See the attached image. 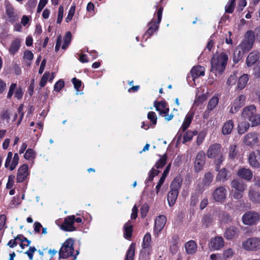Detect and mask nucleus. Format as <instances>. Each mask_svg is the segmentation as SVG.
<instances>
[{
  "mask_svg": "<svg viewBox=\"0 0 260 260\" xmlns=\"http://www.w3.org/2000/svg\"><path fill=\"white\" fill-rule=\"evenodd\" d=\"M159 173V171L155 170L154 168H152L149 172L148 177L146 181V184H147V185H149V182L152 181L154 176L157 175Z\"/></svg>",
  "mask_w": 260,
  "mask_h": 260,
  "instance_id": "de8ad7c7",
  "label": "nucleus"
},
{
  "mask_svg": "<svg viewBox=\"0 0 260 260\" xmlns=\"http://www.w3.org/2000/svg\"><path fill=\"white\" fill-rule=\"evenodd\" d=\"M212 218L210 216L207 215L204 216L202 219L203 225L206 228L211 225L212 223Z\"/></svg>",
  "mask_w": 260,
  "mask_h": 260,
  "instance_id": "49530a36",
  "label": "nucleus"
},
{
  "mask_svg": "<svg viewBox=\"0 0 260 260\" xmlns=\"http://www.w3.org/2000/svg\"><path fill=\"white\" fill-rule=\"evenodd\" d=\"M6 6V14L8 17L9 21L12 23H14L17 20V15L14 11V9L8 1L5 2Z\"/></svg>",
  "mask_w": 260,
  "mask_h": 260,
  "instance_id": "ddd939ff",
  "label": "nucleus"
},
{
  "mask_svg": "<svg viewBox=\"0 0 260 260\" xmlns=\"http://www.w3.org/2000/svg\"><path fill=\"white\" fill-rule=\"evenodd\" d=\"M124 229V237L126 239L131 238L133 232V225L130 221L125 223L123 226Z\"/></svg>",
  "mask_w": 260,
  "mask_h": 260,
  "instance_id": "a878e982",
  "label": "nucleus"
},
{
  "mask_svg": "<svg viewBox=\"0 0 260 260\" xmlns=\"http://www.w3.org/2000/svg\"><path fill=\"white\" fill-rule=\"evenodd\" d=\"M186 252L188 254H193L197 250V244L194 241L190 240L185 244Z\"/></svg>",
  "mask_w": 260,
  "mask_h": 260,
  "instance_id": "5701e85b",
  "label": "nucleus"
},
{
  "mask_svg": "<svg viewBox=\"0 0 260 260\" xmlns=\"http://www.w3.org/2000/svg\"><path fill=\"white\" fill-rule=\"evenodd\" d=\"M192 115L190 114H188L184 120V122L181 126V128L182 131L184 132L189 126L191 122L192 119Z\"/></svg>",
  "mask_w": 260,
  "mask_h": 260,
  "instance_id": "4c0bfd02",
  "label": "nucleus"
},
{
  "mask_svg": "<svg viewBox=\"0 0 260 260\" xmlns=\"http://www.w3.org/2000/svg\"><path fill=\"white\" fill-rule=\"evenodd\" d=\"M10 113L8 110H4L1 114V117L3 119L6 120L8 122L10 119Z\"/></svg>",
  "mask_w": 260,
  "mask_h": 260,
  "instance_id": "0e129e2a",
  "label": "nucleus"
},
{
  "mask_svg": "<svg viewBox=\"0 0 260 260\" xmlns=\"http://www.w3.org/2000/svg\"><path fill=\"white\" fill-rule=\"evenodd\" d=\"M259 216L255 212L249 211L246 212L242 217V222L247 225H253L258 221Z\"/></svg>",
  "mask_w": 260,
  "mask_h": 260,
  "instance_id": "423d86ee",
  "label": "nucleus"
},
{
  "mask_svg": "<svg viewBox=\"0 0 260 260\" xmlns=\"http://www.w3.org/2000/svg\"><path fill=\"white\" fill-rule=\"evenodd\" d=\"M248 161L252 168L260 169V150H255L250 152L248 157Z\"/></svg>",
  "mask_w": 260,
  "mask_h": 260,
  "instance_id": "6e6552de",
  "label": "nucleus"
},
{
  "mask_svg": "<svg viewBox=\"0 0 260 260\" xmlns=\"http://www.w3.org/2000/svg\"><path fill=\"white\" fill-rule=\"evenodd\" d=\"M50 76L49 73L46 72L42 76L41 81L40 82V86L43 87L46 84L48 79Z\"/></svg>",
  "mask_w": 260,
  "mask_h": 260,
  "instance_id": "5fc2aeb1",
  "label": "nucleus"
},
{
  "mask_svg": "<svg viewBox=\"0 0 260 260\" xmlns=\"http://www.w3.org/2000/svg\"><path fill=\"white\" fill-rule=\"evenodd\" d=\"M148 119H149L152 123L154 125L156 124L157 122V117L155 112H149L147 115Z\"/></svg>",
  "mask_w": 260,
  "mask_h": 260,
  "instance_id": "603ef678",
  "label": "nucleus"
},
{
  "mask_svg": "<svg viewBox=\"0 0 260 260\" xmlns=\"http://www.w3.org/2000/svg\"><path fill=\"white\" fill-rule=\"evenodd\" d=\"M167 158V156L166 154L162 155L155 164V166L156 169L162 168L166 164Z\"/></svg>",
  "mask_w": 260,
  "mask_h": 260,
  "instance_id": "37998d69",
  "label": "nucleus"
},
{
  "mask_svg": "<svg viewBox=\"0 0 260 260\" xmlns=\"http://www.w3.org/2000/svg\"><path fill=\"white\" fill-rule=\"evenodd\" d=\"M231 177L230 172L225 168H222L218 171V173L216 176V180L222 182H225Z\"/></svg>",
  "mask_w": 260,
  "mask_h": 260,
  "instance_id": "4be33fe9",
  "label": "nucleus"
},
{
  "mask_svg": "<svg viewBox=\"0 0 260 260\" xmlns=\"http://www.w3.org/2000/svg\"><path fill=\"white\" fill-rule=\"evenodd\" d=\"M252 126H256L260 124V115L257 114L256 112L249 120Z\"/></svg>",
  "mask_w": 260,
  "mask_h": 260,
  "instance_id": "a19ab883",
  "label": "nucleus"
},
{
  "mask_svg": "<svg viewBox=\"0 0 260 260\" xmlns=\"http://www.w3.org/2000/svg\"><path fill=\"white\" fill-rule=\"evenodd\" d=\"M190 74L193 80H194L200 76L204 75L205 69L200 66L194 67L190 71Z\"/></svg>",
  "mask_w": 260,
  "mask_h": 260,
  "instance_id": "b1692460",
  "label": "nucleus"
},
{
  "mask_svg": "<svg viewBox=\"0 0 260 260\" xmlns=\"http://www.w3.org/2000/svg\"><path fill=\"white\" fill-rule=\"evenodd\" d=\"M213 178L212 174L210 172L206 173L203 178L202 183L204 186H209Z\"/></svg>",
  "mask_w": 260,
  "mask_h": 260,
  "instance_id": "c9c22d12",
  "label": "nucleus"
},
{
  "mask_svg": "<svg viewBox=\"0 0 260 260\" xmlns=\"http://www.w3.org/2000/svg\"><path fill=\"white\" fill-rule=\"evenodd\" d=\"M35 152L31 149H28L24 154V157L26 159H31L35 157Z\"/></svg>",
  "mask_w": 260,
  "mask_h": 260,
  "instance_id": "3c124183",
  "label": "nucleus"
},
{
  "mask_svg": "<svg viewBox=\"0 0 260 260\" xmlns=\"http://www.w3.org/2000/svg\"><path fill=\"white\" fill-rule=\"evenodd\" d=\"M63 14V7L62 6H60L58 10V13L57 19V23H60L62 21Z\"/></svg>",
  "mask_w": 260,
  "mask_h": 260,
  "instance_id": "680f3d73",
  "label": "nucleus"
},
{
  "mask_svg": "<svg viewBox=\"0 0 260 260\" xmlns=\"http://www.w3.org/2000/svg\"><path fill=\"white\" fill-rule=\"evenodd\" d=\"M19 162V156L18 154L16 153L14 154L12 162L11 165L10 166L9 169L11 171L15 169Z\"/></svg>",
  "mask_w": 260,
  "mask_h": 260,
  "instance_id": "09e8293b",
  "label": "nucleus"
},
{
  "mask_svg": "<svg viewBox=\"0 0 260 260\" xmlns=\"http://www.w3.org/2000/svg\"><path fill=\"white\" fill-rule=\"evenodd\" d=\"M231 193L235 199L242 198L244 191L247 188L246 184L242 180L234 179L231 182Z\"/></svg>",
  "mask_w": 260,
  "mask_h": 260,
  "instance_id": "7ed1b4c3",
  "label": "nucleus"
},
{
  "mask_svg": "<svg viewBox=\"0 0 260 260\" xmlns=\"http://www.w3.org/2000/svg\"><path fill=\"white\" fill-rule=\"evenodd\" d=\"M236 0H229L225 6V12L228 13H232L234 10Z\"/></svg>",
  "mask_w": 260,
  "mask_h": 260,
  "instance_id": "58836bf2",
  "label": "nucleus"
},
{
  "mask_svg": "<svg viewBox=\"0 0 260 260\" xmlns=\"http://www.w3.org/2000/svg\"><path fill=\"white\" fill-rule=\"evenodd\" d=\"M238 229L235 226H231L225 231L224 236L227 240H232L238 237Z\"/></svg>",
  "mask_w": 260,
  "mask_h": 260,
  "instance_id": "a211bd4d",
  "label": "nucleus"
},
{
  "mask_svg": "<svg viewBox=\"0 0 260 260\" xmlns=\"http://www.w3.org/2000/svg\"><path fill=\"white\" fill-rule=\"evenodd\" d=\"M242 247L247 250H258L260 249V239L257 237L249 238L242 243Z\"/></svg>",
  "mask_w": 260,
  "mask_h": 260,
  "instance_id": "0eeeda50",
  "label": "nucleus"
},
{
  "mask_svg": "<svg viewBox=\"0 0 260 260\" xmlns=\"http://www.w3.org/2000/svg\"><path fill=\"white\" fill-rule=\"evenodd\" d=\"M150 24H151V25L149 26L148 29L147 30L146 34H148L149 36H151L155 31L157 29L158 26L156 25V22H154L153 24L151 23Z\"/></svg>",
  "mask_w": 260,
  "mask_h": 260,
  "instance_id": "6e6d98bb",
  "label": "nucleus"
},
{
  "mask_svg": "<svg viewBox=\"0 0 260 260\" xmlns=\"http://www.w3.org/2000/svg\"><path fill=\"white\" fill-rule=\"evenodd\" d=\"M259 142L258 134L255 132L248 133L243 139V143L248 146L252 147Z\"/></svg>",
  "mask_w": 260,
  "mask_h": 260,
  "instance_id": "1a4fd4ad",
  "label": "nucleus"
},
{
  "mask_svg": "<svg viewBox=\"0 0 260 260\" xmlns=\"http://www.w3.org/2000/svg\"><path fill=\"white\" fill-rule=\"evenodd\" d=\"M238 77L235 74L231 75L227 80V84L229 85L235 84L237 80Z\"/></svg>",
  "mask_w": 260,
  "mask_h": 260,
  "instance_id": "052dcab7",
  "label": "nucleus"
},
{
  "mask_svg": "<svg viewBox=\"0 0 260 260\" xmlns=\"http://www.w3.org/2000/svg\"><path fill=\"white\" fill-rule=\"evenodd\" d=\"M154 106L156 108V110L159 112L160 115L167 114L169 113V108L167 107V104L165 102L155 101L154 103Z\"/></svg>",
  "mask_w": 260,
  "mask_h": 260,
  "instance_id": "6ab92c4d",
  "label": "nucleus"
},
{
  "mask_svg": "<svg viewBox=\"0 0 260 260\" xmlns=\"http://www.w3.org/2000/svg\"><path fill=\"white\" fill-rule=\"evenodd\" d=\"M167 221L166 216L164 215L159 216L155 220L154 231L155 232H160L164 228Z\"/></svg>",
  "mask_w": 260,
  "mask_h": 260,
  "instance_id": "aec40b11",
  "label": "nucleus"
},
{
  "mask_svg": "<svg viewBox=\"0 0 260 260\" xmlns=\"http://www.w3.org/2000/svg\"><path fill=\"white\" fill-rule=\"evenodd\" d=\"M224 240L220 236H217L210 240L209 247L213 250H218L224 246Z\"/></svg>",
  "mask_w": 260,
  "mask_h": 260,
  "instance_id": "dca6fc26",
  "label": "nucleus"
},
{
  "mask_svg": "<svg viewBox=\"0 0 260 260\" xmlns=\"http://www.w3.org/2000/svg\"><path fill=\"white\" fill-rule=\"evenodd\" d=\"M205 162V153L203 151L199 152L194 162V170L198 172L201 171Z\"/></svg>",
  "mask_w": 260,
  "mask_h": 260,
  "instance_id": "4468645a",
  "label": "nucleus"
},
{
  "mask_svg": "<svg viewBox=\"0 0 260 260\" xmlns=\"http://www.w3.org/2000/svg\"><path fill=\"white\" fill-rule=\"evenodd\" d=\"M256 112V107L254 105H250L245 107L241 113L243 120H249Z\"/></svg>",
  "mask_w": 260,
  "mask_h": 260,
  "instance_id": "f3484780",
  "label": "nucleus"
},
{
  "mask_svg": "<svg viewBox=\"0 0 260 260\" xmlns=\"http://www.w3.org/2000/svg\"><path fill=\"white\" fill-rule=\"evenodd\" d=\"M151 235L149 233H146L143 238L142 247L144 249L150 247Z\"/></svg>",
  "mask_w": 260,
  "mask_h": 260,
  "instance_id": "ea45409f",
  "label": "nucleus"
},
{
  "mask_svg": "<svg viewBox=\"0 0 260 260\" xmlns=\"http://www.w3.org/2000/svg\"><path fill=\"white\" fill-rule=\"evenodd\" d=\"M228 60V55L224 52L214 55L211 61V72L216 75L221 74L225 68Z\"/></svg>",
  "mask_w": 260,
  "mask_h": 260,
  "instance_id": "f257e3e1",
  "label": "nucleus"
},
{
  "mask_svg": "<svg viewBox=\"0 0 260 260\" xmlns=\"http://www.w3.org/2000/svg\"><path fill=\"white\" fill-rule=\"evenodd\" d=\"M237 175L239 177L246 180H250L253 176L251 170L244 168L240 169L237 172Z\"/></svg>",
  "mask_w": 260,
  "mask_h": 260,
  "instance_id": "412c9836",
  "label": "nucleus"
},
{
  "mask_svg": "<svg viewBox=\"0 0 260 260\" xmlns=\"http://www.w3.org/2000/svg\"><path fill=\"white\" fill-rule=\"evenodd\" d=\"M254 42V34L251 30L247 31L245 35L244 40L237 46L245 53L250 50Z\"/></svg>",
  "mask_w": 260,
  "mask_h": 260,
  "instance_id": "20e7f679",
  "label": "nucleus"
},
{
  "mask_svg": "<svg viewBox=\"0 0 260 260\" xmlns=\"http://www.w3.org/2000/svg\"><path fill=\"white\" fill-rule=\"evenodd\" d=\"M64 83L63 81L60 80L57 82L54 86V89L55 91L59 92L64 86Z\"/></svg>",
  "mask_w": 260,
  "mask_h": 260,
  "instance_id": "bf43d9fd",
  "label": "nucleus"
},
{
  "mask_svg": "<svg viewBox=\"0 0 260 260\" xmlns=\"http://www.w3.org/2000/svg\"><path fill=\"white\" fill-rule=\"evenodd\" d=\"M48 2V0H40V2L39 3L38 8H37V11L38 12H40L44 7L46 6Z\"/></svg>",
  "mask_w": 260,
  "mask_h": 260,
  "instance_id": "774afa93",
  "label": "nucleus"
},
{
  "mask_svg": "<svg viewBox=\"0 0 260 260\" xmlns=\"http://www.w3.org/2000/svg\"><path fill=\"white\" fill-rule=\"evenodd\" d=\"M249 126V123L244 120L239 122L238 125V133L240 134H244L248 129Z\"/></svg>",
  "mask_w": 260,
  "mask_h": 260,
  "instance_id": "c85d7f7f",
  "label": "nucleus"
},
{
  "mask_svg": "<svg viewBox=\"0 0 260 260\" xmlns=\"http://www.w3.org/2000/svg\"><path fill=\"white\" fill-rule=\"evenodd\" d=\"M178 192L171 190L168 194V202L170 206L175 204L178 197Z\"/></svg>",
  "mask_w": 260,
  "mask_h": 260,
  "instance_id": "cd10ccee",
  "label": "nucleus"
},
{
  "mask_svg": "<svg viewBox=\"0 0 260 260\" xmlns=\"http://www.w3.org/2000/svg\"><path fill=\"white\" fill-rule=\"evenodd\" d=\"M234 254V251L232 248H228L224 250L223 252V256L226 258L231 257Z\"/></svg>",
  "mask_w": 260,
  "mask_h": 260,
  "instance_id": "338daca9",
  "label": "nucleus"
},
{
  "mask_svg": "<svg viewBox=\"0 0 260 260\" xmlns=\"http://www.w3.org/2000/svg\"><path fill=\"white\" fill-rule=\"evenodd\" d=\"M74 240L68 239L63 244L59 251V258H66L73 254Z\"/></svg>",
  "mask_w": 260,
  "mask_h": 260,
  "instance_id": "39448f33",
  "label": "nucleus"
},
{
  "mask_svg": "<svg viewBox=\"0 0 260 260\" xmlns=\"http://www.w3.org/2000/svg\"><path fill=\"white\" fill-rule=\"evenodd\" d=\"M20 46V41L18 39H16L12 41L9 48L10 52L14 54L19 49Z\"/></svg>",
  "mask_w": 260,
  "mask_h": 260,
  "instance_id": "473e14b6",
  "label": "nucleus"
},
{
  "mask_svg": "<svg viewBox=\"0 0 260 260\" xmlns=\"http://www.w3.org/2000/svg\"><path fill=\"white\" fill-rule=\"evenodd\" d=\"M234 123L232 120L227 121L223 125L222 133L225 135L230 134L233 130Z\"/></svg>",
  "mask_w": 260,
  "mask_h": 260,
  "instance_id": "bb28decb",
  "label": "nucleus"
},
{
  "mask_svg": "<svg viewBox=\"0 0 260 260\" xmlns=\"http://www.w3.org/2000/svg\"><path fill=\"white\" fill-rule=\"evenodd\" d=\"M17 89V84L16 83H12L9 89V91L7 94V98L10 99L13 94H15L16 89Z\"/></svg>",
  "mask_w": 260,
  "mask_h": 260,
  "instance_id": "864d4df0",
  "label": "nucleus"
},
{
  "mask_svg": "<svg viewBox=\"0 0 260 260\" xmlns=\"http://www.w3.org/2000/svg\"><path fill=\"white\" fill-rule=\"evenodd\" d=\"M72 82L74 84L75 88L77 90L76 94H78V91H79V88L81 86V81L76 78H74L72 79Z\"/></svg>",
  "mask_w": 260,
  "mask_h": 260,
  "instance_id": "4d7b16f0",
  "label": "nucleus"
},
{
  "mask_svg": "<svg viewBox=\"0 0 260 260\" xmlns=\"http://www.w3.org/2000/svg\"><path fill=\"white\" fill-rule=\"evenodd\" d=\"M248 81V76L246 74L243 75L239 79L237 87L239 89H243L247 84Z\"/></svg>",
  "mask_w": 260,
  "mask_h": 260,
  "instance_id": "72a5a7b5",
  "label": "nucleus"
},
{
  "mask_svg": "<svg viewBox=\"0 0 260 260\" xmlns=\"http://www.w3.org/2000/svg\"><path fill=\"white\" fill-rule=\"evenodd\" d=\"M182 180L179 177L175 178L172 181L170 188L171 190L176 191L179 192V190L181 187Z\"/></svg>",
  "mask_w": 260,
  "mask_h": 260,
  "instance_id": "2f4dec72",
  "label": "nucleus"
},
{
  "mask_svg": "<svg viewBox=\"0 0 260 260\" xmlns=\"http://www.w3.org/2000/svg\"><path fill=\"white\" fill-rule=\"evenodd\" d=\"M245 53L241 49H238V47L234 51L233 55V61L235 63H237L243 57V54Z\"/></svg>",
  "mask_w": 260,
  "mask_h": 260,
  "instance_id": "f704fd0d",
  "label": "nucleus"
},
{
  "mask_svg": "<svg viewBox=\"0 0 260 260\" xmlns=\"http://www.w3.org/2000/svg\"><path fill=\"white\" fill-rule=\"evenodd\" d=\"M248 196L249 199L255 203H260V193L253 189H250Z\"/></svg>",
  "mask_w": 260,
  "mask_h": 260,
  "instance_id": "c756f323",
  "label": "nucleus"
},
{
  "mask_svg": "<svg viewBox=\"0 0 260 260\" xmlns=\"http://www.w3.org/2000/svg\"><path fill=\"white\" fill-rule=\"evenodd\" d=\"M136 244L134 243H132L126 252L125 257L124 260H134V257L135 255Z\"/></svg>",
  "mask_w": 260,
  "mask_h": 260,
  "instance_id": "7c9ffc66",
  "label": "nucleus"
},
{
  "mask_svg": "<svg viewBox=\"0 0 260 260\" xmlns=\"http://www.w3.org/2000/svg\"><path fill=\"white\" fill-rule=\"evenodd\" d=\"M226 190L223 186L217 187L212 193V198L217 202H223L226 199Z\"/></svg>",
  "mask_w": 260,
  "mask_h": 260,
  "instance_id": "9d476101",
  "label": "nucleus"
},
{
  "mask_svg": "<svg viewBox=\"0 0 260 260\" xmlns=\"http://www.w3.org/2000/svg\"><path fill=\"white\" fill-rule=\"evenodd\" d=\"M72 39V35L71 32L68 31L63 39V44L62 46V49H66L70 44Z\"/></svg>",
  "mask_w": 260,
  "mask_h": 260,
  "instance_id": "79ce46f5",
  "label": "nucleus"
},
{
  "mask_svg": "<svg viewBox=\"0 0 260 260\" xmlns=\"http://www.w3.org/2000/svg\"><path fill=\"white\" fill-rule=\"evenodd\" d=\"M197 134L196 131H188L186 132L183 137V143H185L191 140L192 137Z\"/></svg>",
  "mask_w": 260,
  "mask_h": 260,
  "instance_id": "c03bdc74",
  "label": "nucleus"
},
{
  "mask_svg": "<svg viewBox=\"0 0 260 260\" xmlns=\"http://www.w3.org/2000/svg\"><path fill=\"white\" fill-rule=\"evenodd\" d=\"M219 99L217 96H213L208 102L207 109L209 111L213 110L218 103Z\"/></svg>",
  "mask_w": 260,
  "mask_h": 260,
  "instance_id": "e433bc0d",
  "label": "nucleus"
},
{
  "mask_svg": "<svg viewBox=\"0 0 260 260\" xmlns=\"http://www.w3.org/2000/svg\"><path fill=\"white\" fill-rule=\"evenodd\" d=\"M15 176L14 175H10L9 177L8 181L7 183V188L8 189L11 188L14 183Z\"/></svg>",
  "mask_w": 260,
  "mask_h": 260,
  "instance_id": "69168bd1",
  "label": "nucleus"
},
{
  "mask_svg": "<svg viewBox=\"0 0 260 260\" xmlns=\"http://www.w3.org/2000/svg\"><path fill=\"white\" fill-rule=\"evenodd\" d=\"M28 167L26 164L22 165L18 170L16 180L18 183L23 182L28 175Z\"/></svg>",
  "mask_w": 260,
  "mask_h": 260,
  "instance_id": "2eb2a0df",
  "label": "nucleus"
},
{
  "mask_svg": "<svg viewBox=\"0 0 260 260\" xmlns=\"http://www.w3.org/2000/svg\"><path fill=\"white\" fill-rule=\"evenodd\" d=\"M74 13H75V7H72L68 13V15L67 17V18H66V21L67 22H69V21H70L74 15Z\"/></svg>",
  "mask_w": 260,
  "mask_h": 260,
  "instance_id": "e2e57ef3",
  "label": "nucleus"
},
{
  "mask_svg": "<svg viewBox=\"0 0 260 260\" xmlns=\"http://www.w3.org/2000/svg\"><path fill=\"white\" fill-rule=\"evenodd\" d=\"M33 53L29 50H26L24 52L23 59L27 62L28 65H30L31 60L33 59Z\"/></svg>",
  "mask_w": 260,
  "mask_h": 260,
  "instance_id": "a18cd8bd",
  "label": "nucleus"
},
{
  "mask_svg": "<svg viewBox=\"0 0 260 260\" xmlns=\"http://www.w3.org/2000/svg\"><path fill=\"white\" fill-rule=\"evenodd\" d=\"M74 215L69 216L65 218L64 222L60 226L61 229L65 231L72 232L76 230L74 226Z\"/></svg>",
  "mask_w": 260,
  "mask_h": 260,
  "instance_id": "f8f14e48",
  "label": "nucleus"
},
{
  "mask_svg": "<svg viewBox=\"0 0 260 260\" xmlns=\"http://www.w3.org/2000/svg\"><path fill=\"white\" fill-rule=\"evenodd\" d=\"M237 153L236 150V146L235 145H231L230 149L229 156L231 158H234L236 157Z\"/></svg>",
  "mask_w": 260,
  "mask_h": 260,
  "instance_id": "13d9d810",
  "label": "nucleus"
},
{
  "mask_svg": "<svg viewBox=\"0 0 260 260\" xmlns=\"http://www.w3.org/2000/svg\"><path fill=\"white\" fill-rule=\"evenodd\" d=\"M245 100L246 97L243 94L236 98L233 103L230 112L233 114L238 111L240 108L244 105Z\"/></svg>",
  "mask_w": 260,
  "mask_h": 260,
  "instance_id": "9b49d317",
  "label": "nucleus"
},
{
  "mask_svg": "<svg viewBox=\"0 0 260 260\" xmlns=\"http://www.w3.org/2000/svg\"><path fill=\"white\" fill-rule=\"evenodd\" d=\"M259 53L257 51H254L250 53L247 57L246 63L248 67H250L256 62L259 58Z\"/></svg>",
  "mask_w": 260,
  "mask_h": 260,
  "instance_id": "393cba45",
  "label": "nucleus"
},
{
  "mask_svg": "<svg viewBox=\"0 0 260 260\" xmlns=\"http://www.w3.org/2000/svg\"><path fill=\"white\" fill-rule=\"evenodd\" d=\"M37 251V249L35 247H29L28 249L24 253L26 254L30 260H32L34 258V253Z\"/></svg>",
  "mask_w": 260,
  "mask_h": 260,
  "instance_id": "8fccbe9b",
  "label": "nucleus"
},
{
  "mask_svg": "<svg viewBox=\"0 0 260 260\" xmlns=\"http://www.w3.org/2000/svg\"><path fill=\"white\" fill-rule=\"evenodd\" d=\"M207 156L209 158H214L215 163L217 167L216 170L218 171L219 166L223 162L224 158L221 152V146L218 143L211 145L206 152Z\"/></svg>",
  "mask_w": 260,
  "mask_h": 260,
  "instance_id": "f03ea898",
  "label": "nucleus"
}]
</instances>
